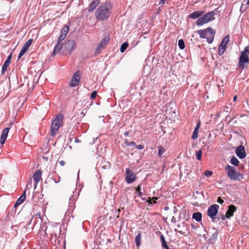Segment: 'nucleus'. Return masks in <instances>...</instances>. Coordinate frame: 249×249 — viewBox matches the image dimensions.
I'll use <instances>...</instances> for the list:
<instances>
[{"label": "nucleus", "instance_id": "f257e3e1", "mask_svg": "<svg viewBox=\"0 0 249 249\" xmlns=\"http://www.w3.org/2000/svg\"><path fill=\"white\" fill-rule=\"evenodd\" d=\"M113 8V3L109 0L102 3L95 13L96 20L99 21L107 20L111 15Z\"/></svg>", "mask_w": 249, "mask_h": 249}, {"label": "nucleus", "instance_id": "f03ea898", "mask_svg": "<svg viewBox=\"0 0 249 249\" xmlns=\"http://www.w3.org/2000/svg\"><path fill=\"white\" fill-rule=\"evenodd\" d=\"M62 41H59L58 40L57 43L55 45L54 50L53 52V55H55L58 53L61 49L64 47V49L66 51H68L70 54L72 50H73L75 47V42L73 40H69L64 44L61 43Z\"/></svg>", "mask_w": 249, "mask_h": 249}, {"label": "nucleus", "instance_id": "8fccbe9b", "mask_svg": "<svg viewBox=\"0 0 249 249\" xmlns=\"http://www.w3.org/2000/svg\"><path fill=\"white\" fill-rule=\"evenodd\" d=\"M247 4L248 5H249V0H248L247 2Z\"/></svg>", "mask_w": 249, "mask_h": 249}, {"label": "nucleus", "instance_id": "72a5a7b5", "mask_svg": "<svg viewBox=\"0 0 249 249\" xmlns=\"http://www.w3.org/2000/svg\"><path fill=\"white\" fill-rule=\"evenodd\" d=\"M27 51V50L22 48L18 54V58L19 59L20 58H21Z\"/></svg>", "mask_w": 249, "mask_h": 249}, {"label": "nucleus", "instance_id": "4468645a", "mask_svg": "<svg viewBox=\"0 0 249 249\" xmlns=\"http://www.w3.org/2000/svg\"><path fill=\"white\" fill-rule=\"evenodd\" d=\"M228 208V210L226 212L225 216L222 217V220H223L225 219V217L227 218H229L232 216L233 213L236 211V207L234 205H230Z\"/></svg>", "mask_w": 249, "mask_h": 249}, {"label": "nucleus", "instance_id": "a211bd4d", "mask_svg": "<svg viewBox=\"0 0 249 249\" xmlns=\"http://www.w3.org/2000/svg\"><path fill=\"white\" fill-rule=\"evenodd\" d=\"M9 129H10L7 127V128H5L2 131V134L1 136V138H0V143L1 144H3L4 143V142L7 137L9 131Z\"/></svg>", "mask_w": 249, "mask_h": 249}, {"label": "nucleus", "instance_id": "f8f14e48", "mask_svg": "<svg viewBox=\"0 0 249 249\" xmlns=\"http://www.w3.org/2000/svg\"><path fill=\"white\" fill-rule=\"evenodd\" d=\"M235 152L238 157L241 159L245 158L246 156L245 147L242 145L236 147Z\"/></svg>", "mask_w": 249, "mask_h": 249}, {"label": "nucleus", "instance_id": "423d86ee", "mask_svg": "<svg viewBox=\"0 0 249 249\" xmlns=\"http://www.w3.org/2000/svg\"><path fill=\"white\" fill-rule=\"evenodd\" d=\"M214 13L213 11L209 12L204 15L202 17L198 18L196 21V24L197 26H201L204 24L209 22L214 19Z\"/></svg>", "mask_w": 249, "mask_h": 249}, {"label": "nucleus", "instance_id": "aec40b11", "mask_svg": "<svg viewBox=\"0 0 249 249\" xmlns=\"http://www.w3.org/2000/svg\"><path fill=\"white\" fill-rule=\"evenodd\" d=\"M26 190H25L22 195L18 199L14 206L15 208L21 204L24 201L26 197Z\"/></svg>", "mask_w": 249, "mask_h": 249}, {"label": "nucleus", "instance_id": "a18cd8bd", "mask_svg": "<svg viewBox=\"0 0 249 249\" xmlns=\"http://www.w3.org/2000/svg\"><path fill=\"white\" fill-rule=\"evenodd\" d=\"M165 1L166 0H160L159 4L161 5L162 6V5L164 4Z\"/></svg>", "mask_w": 249, "mask_h": 249}, {"label": "nucleus", "instance_id": "6e6552de", "mask_svg": "<svg viewBox=\"0 0 249 249\" xmlns=\"http://www.w3.org/2000/svg\"><path fill=\"white\" fill-rule=\"evenodd\" d=\"M219 208V206L217 204L213 205L208 208L207 214L213 221L215 219V216L218 213Z\"/></svg>", "mask_w": 249, "mask_h": 249}, {"label": "nucleus", "instance_id": "bb28decb", "mask_svg": "<svg viewBox=\"0 0 249 249\" xmlns=\"http://www.w3.org/2000/svg\"><path fill=\"white\" fill-rule=\"evenodd\" d=\"M226 47H227L223 46V45H220H220L219 46V48H218V54H219V55H222L224 53V52H225V50L226 49Z\"/></svg>", "mask_w": 249, "mask_h": 249}, {"label": "nucleus", "instance_id": "3c124183", "mask_svg": "<svg viewBox=\"0 0 249 249\" xmlns=\"http://www.w3.org/2000/svg\"><path fill=\"white\" fill-rule=\"evenodd\" d=\"M142 200H145V198H142Z\"/></svg>", "mask_w": 249, "mask_h": 249}, {"label": "nucleus", "instance_id": "09e8293b", "mask_svg": "<svg viewBox=\"0 0 249 249\" xmlns=\"http://www.w3.org/2000/svg\"><path fill=\"white\" fill-rule=\"evenodd\" d=\"M60 177H58V179L57 180H55V179L54 180V182L56 183L59 182L60 181Z\"/></svg>", "mask_w": 249, "mask_h": 249}, {"label": "nucleus", "instance_id": "0eeeda50", "mask_svg": "<svg viewBox=\"0 0 249 249\" xmlns=\"http://www.w3.org/2000/svg\"><path fill=\"white\" fill-rule=\"evenodd\" d=\"M249 64V57L246 53L242 52L239 56V61L238 63V67L241 70H243L246 67L245 65Z\"/></svg>", "mask_w": 249, "mask_h": 249}, {"label": "nucleus", "instance_id": "6ab92c4d", "mask_svg": "<svg viewBox=\"0 0 249 249\" xmlns=\"http://www.w3.org/2000/svg\"><path fill=\"white\" fill-rule=\"evenodd\" d=\"M11 54H10L7 58V60L5 61L3 66L2 67L1 73H4L5 71L7 70V68L9 66L10 64L11 63Z\"/></svg>", "mask_w": 249, "mask_h": 249}, {"label": "nucleus", "instance_id": "cd10ccee", "mask_svg": "<svg viewBox=\"0 0 249 249\" xmlns=\"http://www.w3.org/2000/svg\"><path fill=\"white\" fill-rule=\"evenodd\" d=\"M158 156L160 157H162V154L165 152L164 148L161 145L158 147Z\"/></svg>", "mask_w": 249, "mask_h": 249}, {"label": "nucleus", "instance_id": "c03bdc74", "mask_svg": "<svg viewBox=\"0 0 249 249\" xmlns=\"http://www.w3.org/2000/svg\"><path fill=\"white\" fill-rule=\"evenodd\" d=\"M217 202L219 204H222L224 202L223 199H221L220 197H218L217 200Z\"/></svg>", "mask_w": 249, "mask_h": 249}, {"label": "nucleus", "instance_id": "e433bc0d", "mask_svg": "<svg viewBox=\"0 0 249 249\" xmlns=\"http://www.w3.org/2000/svg\"><path fill=\"white\" fill-rule=\"evenodd\" d=\"M213 174V172L211 171L207 170L204 172V175L207 177H210Z\"/></svg>", "mask_w": 249, "mask_h": 249}, {"label": "nucleus", "instance_id": "c85d7f7f", "mask_svg": "<svg viewBox=\"0 0 249 249\" xmlns=\"http://www.w3.org/2000/svg\"><path fill=\"white\" fill-rule=\"evenodd\" d=\"M128 44L127 42H125L124 43H123L120 48L121 52H124L125 50L126 49L127 47H128Z\"/></svg>", "mask_w": 249, "mask_h": 249}, {"label": "nucleus", "instance_id": "c9c22d12", "mask_svg": "<svg viewBox=\"0 0 249 249\" xmlns=\"http://www.w3.org/2000/svg\"><path fill=\"white\" fill-rule=\"evenodd\" d=\"M198 132L194 131L193 135L192 136V139L193 140H195L198 138Z\"/></svg>", "mask_w": 249, "mask_h": 249}, {"label": "nucleus", "instance_id": "9d476101", "mask_svg": "<svg viewBox=\"0 0 249 249\" xmlns=\"http://www.w3.org/2000/svg\"><path fill=\"white\" fill-rule=\"evenodd\" d=\"M80 80V74L79 71H77L75 72L73 75V76L71 80V82L69 84L70 86L71 87H76L77 86Z\"/></svg>", "mask_w": 249, "mask_h": 249}, {"label": "nucleus", "instance_id": "de8ad7c7", "mask_svg": "<svg viewBox=\"0 0 249 249\" xmlns=\"http://www.w3.org/2000/svg\"><path fill=\"white\" fill-rule=\"evenodd\" d=\"M237 99V95L234 96L233 97V102L236 101Z\"/></svg>", "mask_w": 249, "mask_h": 249}, {"label": "nucleus", "instance_id": "7ed1b4c3", "mask_svg": "<svg viewBox=\"0 0 249 249\" xmlns=\"http://www.w3.org/2000/svg\"><path fill=\"white\" fill-rule=\"evenodd\" d=\"M64 115L62 114H57L53 120L51 124V135L54 136L56 135L59 128L62 126Z\"/></svg>", "mask_w": 249, "mask_h": 249}, {"label": "nucleus", "instance_id": "37998d69", "mask_svg": "<svg viewBox=\"0 0 249 249\" xmlns=\"http://www.w3.org/2000/svg\"><path fill=\"white\" fill-rule=\"evenodd\" d=\"M136 147L138 149H142L144 148V146L142 144L136 145Z\"/></svg>", "mask_w": 249, "mask_h": 249}, {"label": "nucleus", "instance_id": "49530a36", "mask_svg": "<svg viewBox=\"0 0 249 249\" xmlns=\"http://www.w3.org/2000/svg\"><path fill=\"white\" fill-rule=\"evenodd\" d=\"M245 9V7L244 6V5H243V4H242L241 7H240V11H244Z\"/></svg>", "mask_w": 249, "mask_h": 249}, {"label": "nucleus", "instance_id": "20e7f679", "mask_svg": "<svg viewBox=\"0 0 249 249\" xmlns=\"http://www.w3.org/2000/svg\"><path fill=\"white\" fill-rule=\"evenodd\" d=\"M225 169L227 172L228 177L231 180L240 181L244 178L242 174L237 172L233 167L230 165L226 166Z\"/></svg>", "mask_w": 249, "mask_h": 249}, {"label": "nucleus", "instance_id": "a19ab883", "mask_svg": "<svg viewBox=\"0 0 249 249\" xmlns=\"http://www.w3.org/2000/svg\"><path fill=\"white\" fill-rule=\"evenodd\" d=\"M126 144L128 146H130V145H135V142L133 141L132 142H125Z\"/></svg>", "mask_w": 249, "mask_h": 249}, {"label": "nucleus", "instance_id": "9b49d317", "mask_svg": "<svg viewBox=\"0 0 249 249\" xmlns=\"http://www.w3.org/2000/svg\"><path fill=\"white\" fill-rule=\"evenodd\" d=\"M108 40V38L105 37L101 41L95 52V55H98L101 52V50L104 49L107 44Z\"/></svg>", "mask_w": 249, "mask_h": 249}, {"label": "nucleus", "instance_id": "c756f323", "mask_svg": "<svg viewBox=\"0 0 249 249\" xmlns=\"http://www.w3.org/2000/svg\"><path fill=\"white\" fill-rule=\"evenodd\" d=\"M178 45L179 48L181 50L184 49L185 48V44L183 39H180L178 40Z\"/></svg>", "mask_w": 249, "mask_h": 249}, {"label": "nucleus", "instance_id": "5701e85b", "mask_svg": "<svg viewBox=\"0 0 249 249\" xmlns=\"http://www.w3.org/2000/svg\"><path fill=\"white\" fill-rule=\"evenodd\" d=\"M160 240L162 247L165 248V249H169L163 235L160 236Z\"/></svg>", "mask_w": 249, "mask_h": 249}, {"label": "nucleus", "instance_id": "2eb2a0df", "mask_svg": "<svg viewBox=\"0 0 249 249\" xmlns=\"http://www.w3.org/2000/svg\"><path fill=\"white\" fill-rule=\"evenodd\" d=\"M100 3V0H93L89 4L88 8H87L88 12L89 13L93 12Z\"/></svg>", "mask_w": 249, "mask_h": 249}, {"label": "nucleus", "instance_id": "dca6fc26", "mask_svg": "<svg viewBox=\"0 0 249 249\" xmlns=\"http://www.w3.org/2000/svg\"><path fill=\"white\" fill-rule=\"evenodd\" d=\"M69 27L67 26H64L62 28L58 38V40H59V41H62L65 38L66 36L69 31Z\"/></svg>", "mask_w": 249, "mask_h": 249}, {"label": "nucleus", "instance_id": "58836bf2", "mask_svg": "<svg viewBox=\"0 0 249 249\" xmlns=\"http://www.w3.org/2000/svg\"><path fill=\"white\" fill-rule=\"evenodd\" d=\"M242 52H244V53H246L247 54H248V53L249 54V46H246L244 50Z\"/></svg>", "mask_w": 249, "mask_h": 249}, {"label": "nucleus", "instance_id": "2f4dec72", "mask_svg": "<svg viewBox=\"0 0 249 249\" xmlns=\"http://www.w3.org/2000/svg\"><path fill=\"white\" fill-rule=\"evenodd\" d=\"M201 155H202V151L199 150L196 151V158L198 160H201Z\"/></svg>", "mask_w": 249, "mask_h": 249}, {"label": "nucleus", "instance_id": "f3484780", "mask_svg": "<svg viewBox=\"0 0 249 249\" xmlns=\"http://www.w3.org/2000/svg\"><path fill=\"white\" fill-rule=\"evenodd\" d=\"M204 13L203 11H196L193 12L189 15V17L191 18L195 19L196 18H199Z\"/></svg>", "mask_w": 249, "mask_h": 249}, {"label": "nucleus", "instance_id": "ddd939ff", "mask_svg": "<svg viewBox=\"0 0 249 249\" xmlns=\"http://www.w3.org/2000/svg\"><path fill=\"white\" fill-rule=\"evenodd\" d=\"M42 172L41 170H36L33 175V179L34 181V185H35V189L37 186L38 183L39 182L40 180L42 179Z\"/></svg>", "mask_w": 249, "mask_h": 249}, {"label": "nucleus", "instance_id": "39448f33", "mask_svg": "<svg viewBox=\"0 0 249 249\" xmlns=\"http://www.w3.org/2000/svg\"><path fill=\"white\" fill-rule=\"evenodd\" d=\"M198 34L202 38L207 39L208 43L211 44L213 42L215 32L212 28L208 27L205 29L197 31Z\"/></svg>", "mask_w": 249, "mask_h": 249}, {"label": "nucleus", "instance_id": "4c0bfd02", "mask_svg": "<svg viewBox=\"0 0 249 249\" xmlns=\"http://www.w3.org/2000/svg\"><path fill=\"white\" fill-rule=\"evenodd\" d=\"M97 94V92L96 91L94 90V91H92L90 95V98L93 99H94L96 97Z\"/></svg>", "mask_w": 249, "mask_h": 249}, {"label": "nucleus", "instance_id": "ea45409f", "mask_svg": "<svg viewBox=\"0 0 249 249\" xmlns=\"http://www.w3.org/2000/svg\"><path fill=\"white\" fill-rule=\"evenodd\" d=\"M58 163L61 166H63L65 165L66 162L63 160H61L58 162Z\"/></svg>", "mask_w": 249, "mask_h": 249}, {"label": "nucleus", "instance_id": "79ce46f5", "mask_svg": "<svg viewBox=\"0 0 249 249\" xmlns=\"http://www.w3.org/2000/svg\"><path fill=\"white\" fill-rule=\"evenodd\" d=\"M199 127H200V122H199L196 125V127H195V128L194 129V131L198 132V130H199Z\"/></svg>", "mask_w": 249, "mask_h": 249}, {"label": "nucleus", "instance_id": "393cba45", "mask_svg": "<svg viewBox=\"0 0 249 249\" xmlns=\"http://www.w3.org/2000/svg\"><path fill=\"white\" fill-rule=\"evenodd\" d=\"M229 35H227L225 37H224L221 42L220 45H223V46H224L225 47H227V45L228 43L229 42Z\"/></svg>", "mask_w": 249, "mask_h": 249}, {"label": "nucleus", "instance_id": "1a4fd4ad", "mask_svg": "<svg viewBox=\"0 0 249 249\" xmlns=\"http://www.w3.org/2000/svg\"><path fill=\"white\" fill-rule=\"evenodd\" d=\"M136 178L135 174L128 168H127L126 169V177L125 178L126 182L128 184L132 183L135 181Z\"/></svg>", "mask_w": 249, "mask_h": 249}, {"label": "nucleus", "instance_id": "473e14b6", "mask_svg": "<svg viewBox=\"0 0 249 249\" xmlns=\"http://www.w3.org/2000/svg\"><path fill=\"white\" fill-rule=\"evenodd\" d=\"M136 191L138 193V195L140 197H141L142 196V192L141 191V186L139 185L137 186V187L136 188Z\"/></svg>", "mask_w": 249, "mask_h": 249}, {"label": "nucleus", "instance_id": "4be33fe9", "mask_svg": "<svg viewBox=\"0 0 249 249\" xmlns=\"http://www.w3.org/2000/svg\"><path fill=\"white\" fill-rule=\"evenodd\" d=\"M33 42V39H30L27 41H26L25 44L23 45L22 48L26 50H28L29 47L31 45Z\"/></svg>", "mask_w": 249, "mask_h": 249}, {"label": "nucleus", "instance_id": "b1692460", "mask_svg": "<svg viewBox=\"0 0 249 249\" xmlns=\"http://www.w3.org/2000/svg\"><path fill=\"white\" fill-rule=\"evenodd\" d=\"M141 240V233H139L138 235H136L135 239V242L136 245L137 247H139L140 246Z\"/></svg>", "mask_w": 249, "mask_h": 249}, {"label": "nucleus", "instance_id": "f704fd0d", "mask_svg": "<svg viewBox=\"0 0 249 249\" xmlns=\"http://www.w3.org/2000/svg\"><path fill=\"white\" fill-rule=\"evenodd\" d=\"M218 234V230H216L215 232H214L213 233L212 236V239L214 241H215L217 239V236Z\"/></svg>", "mask_w": 249, "mask_h": 249}, {"label": "nucleus", "instance_id": "a878e982", "mask_svg": "<svg viewBox=\"0 0 249 249\" xmlns=\"http://www.w3.org/2000/svg\"><path fill=\"white\" fill-rule=\"evenodd\" d=\"M231 163L234 166H238L239 163V161L235 157H232L231 159Z\"/></svg>", "mask_w": 249, "mask_h": 249}, {"label": "nucleus", "instance_id": "7c9ffc66", "mask_svg": "<svg viewBox=\"0 0 249 249\" xmlns=\"http://www.w3.org/2000/svg\"><path fill=\"white\" fill-rule=\"evenodd\" d=\"M158 199V198L157 197H148V199L147 201V202H148L149 203H150V204H153V203H156V200Z\"/></svg>", "mask_w": 249, "mask_h": 249}, {"label": "nucleus", "instance_id": "412c9836", "mask_svg": "<svg viewBox=\"0 0 249 249\" xmlns=\"http://www.w3.org/2000/svg\"><path fill=\"white\" fill-rule=\"evenodd\" d=\"M192 217L196 221L199 222L201 220L202 214L199 212L195 213H193Z\"/></svg>", "mask_w": 249, "mask_h": 249}]
</instances>
